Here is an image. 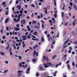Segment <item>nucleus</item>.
Listing matches in <instances>:
<instances>
[{
  "label": "nucleus",
  "instance_id": "f257e3e1",
  "mask_svg": "<svg viewBox=\"0 0 77 77\" xmlns=\"http://www.w3.org/2000/svg\"><path fill=\"white\" fill-rule=\"evenodd\" d=\"M35 54H36V56H38V53H36V51L34 50V53L33 54V56H35Z\"/></svg>",
  "mask_w": 77,
  "mask_h": 77
},
{
  "label": "nucleus",
  "instance_id": "f03ea898",
  "mask_svg": "<svg viewBox=\"0 0 77 77\" xmlns=\"http://www.w3.org/2000/svg\"><path fill=\"white\" fill-rule=\"evenodd\" d=\"M39 68L41 71H45V69H44V68L41 66H39Z\"/></svg>",
  "mask_w": 77,
  "mask_h": 77
},
{
  "label": "nucleus",
  "instance_id": "7ed1b4c3",
  "mask_svg": "<svg viewBox=\"0 0 77 77\" xmlns=\"http://www.w3.org/2000/svg\"><path fill=\"white\" fill-rule=\"evenodd\" d=\"M73 7L75 9L76 11H77V6H76V5H75V4H74L73 5Z\"/></svg>",
  "mask_w": 77,
  "mask_h": 77
},
{
  "label": "nucleus",
  "instance_id": "20e7f679",
  "mask_svg": "<svg viewBox=\"0 0 77 77\" xmlns=\"http://www.w3.org/2000/svg\"><path fill=\"white\" fill-rule=\"evenodd\" d=\"M44 66L45 68H48V66L47 65V64L46 63H44Z\"/></svg>",
  "mask_w": 77,
  "mask_h": 77
},
{
  "label": "nucleus",
  "instance_id": "39448f33",
  "mask_svg": "<svg viewBox=\"0 0 77 77\" xmlns=\"http://www.w3.org/2000/svg\"><path fill=\"white\" fill-rule=\"evenodd\" d=\"M9 21V18H7L5 20V23H7L8 21Z\"/></svg>",
  "mask_w": 77,
  "mask_h": 77
},
{
  "label": "nucleus",
  "instance_id": "423d86ee",
  "mask_svg": "<svg viewBox=\"0 0 77 77\" xmlns=\"http://www.w3.org/2000/svg\"><path fill=\"white\" fill-rule=\"evenodd\" d=\"M15 29L16 31H18V30H20V29L18 28L15 27Z\"/></svg>",
  "mask_w": 77,
  "mask_h": 77
},
{
  "label": "nucleus",
  "instance_id": "0eeeda50",
  "mask_svg": "<svg viewBox=\"0 0 77 77\" xmlns=\"http://www.w3.org/2000/svg\"><path fill=\"white\" fill-rule=\"evenodd\" d=\"M76 23V20H75V19L74 20V22H73V26H75V24Z\"/></svg>",
  "mask_w": 77,
  "mask_h": 77
},
{
  "label": "nucleus",
  "instance_id": "6e6552de",
  "mask_svg": "<svg viewBox=\"0 0 77 77\" xmlns=\"http://www.w3.org/2000/svg\"><path fill=\"white\" fill-rule=\"evenodd\" d=\"M17 8H19V10H21V6L20 5H17Z\"/></svg>",
  "mask_w": 77,
  "mask_h": 77
},
{
  "label": "nucleus",
  "instance_id": "1a4fd4ad",
  "mask_svg": "<svg viewBox=\"0 0 77 77\" xmlns=\"http://www.w3.org/2000/svg\"><path fill=\"white\" fill-rule=\"evenodd\" d=\"M32 40H33V41H38L39 40V39H38V38H36V39H35L34 38H32Z\"/></svg>",
  "mask_w": 77,
  "mask_h": 77
},
{
  "label": "nucleus",
  "instance_id": "9d476101",
  "mask_svg": "<svg viewBox=\"0 0 77 77\" xmlns=\"http://www.w3.org/2000/svg\"><path fill=\"white\" fill-rule=\"evenodd\" d=\"M8 46L6 48V50H7L9 49V43H8Z\"/></svg>",
  "mask_w": 77,
  "mask_h": 77
},
{
  "label": "nucleus",
  "instance_id": "9b49d317",
  "mask_svg": "<svg viewBox=\"0 0 77 77\" xmlns=\"http://www.w3.org/2000/svg\"><path fill=\"white\" fill-rule=\"evenodd\" d=\"M36 59H33L32 60V61L33 62H36Z\"/></svg>",
  "mask_w": 77,
  "mask_h": 77
},
{
  "label": "nucleus",
  "instance_id": "f8f14e48",
  "mask_svg": "<svg viewBox=\"0 0 77 77\" xmlns=\"http://www.w3.org/2000/svg\"><path fill=\"white\" fill-rule=\"evenodd\" d=\"M47 8L48 9H50V6L48 5L47 6Z\"/></svg>",
  "mask_w": 77,
  "mask_h": 77
},
{
  "label": "nucleus",
  "instance_id": "ddd939ff",
  "mask_svg": "<svg viewBox=\"0 0 77 77\" xmlns=\"http://www.w3.org/2000/svg\"><path fill=\"white\" fill-rule=\"evenodd\" d=\"M72 65L73 66H75V62L74 61L72 63Z\"/></svg>",
  "mask_w": 77,
  "mask_h": 77
},
{
  "label": "nucleus",
  "instance_id": "4468645a",
  "mask_svg": "<svg viewBox=\"0 0 77 77\" xmlns=\"http://www.w3.org/2000/svg\"><path fill=\"white\" fill-rule=\"evenodd\" d=\"M42 42H44V38H43V37H42Z\"/></svg>",
  "mask_w": 77,
  "mask_h": 77
},
{
  "label": "nucleus",
  "instance_id": "2eb2a0df",
  "mask_svg": "<svg viewBox=\"0 0 77 77\" xmlns=\"http://www.w3.org/2000/svg\"><path fill=\"white\" fill-rule=\"evenodd\" d=\"M47 63L48 65H50V66L51 65V63L50 62L48 63V62H47Z\"/></svg>",
  "mask_w": 77,
  "mask_h": 77
},
{
  "label": "nucleus",
  "instance_id": "dca6fc26",
  "mask_svg": "<svg viewBox=\"0 0 77 77\" xmlns=\"http://www.w3.org/2000/svg\"><path fill=\"white\" fill-rule=\"evenodd\" d=\"M44 8L45 9H46L45 11V13H46V14H47V8Z\"/></svg>",
  "mask_w": 77,
  "mask_h": 77
},
{
  "label": "nucleus",
  "instance_id": "f3484780",
  "mask_svg": "<svg viewBox=\"0 0 77 77\" xmlns=\"http://www.w3.org/2000/svg\"><path fill=\"white\" fill-rule=\"evenodd\" d=\"M23 24H25V23H26V20L23 19Z\"/></svg>",
  "mask_w": 77,
  "mask_h": 77
},
{
  "label": "nucleus",
  "instance_id": "a211bd4d",
  "mask_svg": "<svg viewBox=\"0 0 77 77\" xmlns=\"http://www.w3.org/2000/svg\"><path fill=\"white\" fill-rule=\"evenodd\" d=\"M37 22L35 21H32V23L33 24H35V23H37Z\"/></svg>",
  "mask_w": 77,
  "mask_h": 77
},
{
  "label": "nucleus",
  "instance_id": "6ab92c4d",
  "mask_svg": "<svg viewBox=\"0 0 77 77\" xmlns=\"http://www.w3.org/2000/svg\"><path fill=\"white\" fill-rule=\"evenodd\" d=\"M19 59L21 60V57L20 56H19L18 57Z\"/></svg>",
  "mask_w": 77,
  "mask_h": 77
},
{
  "label": "nucleus",
  "instance_id": "aec40b11",
  "mask_svg": "<svg viewBox=\"0 0 77 77\" xmlns=\"http://www.w3.org/2000/svg\"><path fill=\"white\" fill-rule=\"evenodd\" d=\"M1 54L3 56L5 55V53H3L2 52H1Z\"/></svg>",
  "mask_w": 77,
  "mask_h": 77
},
{
  "label": "nucleus",
  "instance_id": "412c9836",
  "mask_svg": "<svg viewBox=\"0 0 77 77\" xmlns=\"http://www.w3.org/2000/svg\"><path fill=\"white\" fill-rule=\"evenodd\" d=\"M22 74H21V73H20L18 74V76L19 77H20V75H22Z\"/></svg>",
  "mask_w": 77,
  "mask_h": 77
},
{
  "label": "nucleus",
  "instance_id": "4be33fe9",
  "mask_svg": "<svg viewBox=\"0 0 77 77\" xmlns=\"http://www.w3.org/2000/svg\"><path fill=\"white\" fill-rule=\"evenodd\" d=\"M8 70H6L4 71V73H6V72H8Z\"/></svg>",
  "mask_w": 77,
  "mask_h": 77
},
{
  "label": "nucleus",
  "instance_id": "5701e85b",
  "mask_svg": "<svg viewBox=\"0 0 77 77\" xmlns=\"http://www.w3.org/2000/svg\"><path fill=\"white\" fill-rule=\"evenodd\" d=\"M67 66L68 68V69H70V68H69V64H67Z\"/></svg>",
  "mask_w": 77,
  "mask_h": 77
},
{
  "label": "nucleus",
  "instance_id": "b1692460",
  "mask_svg": "<svg viewBox=\"0 0 77 77\" xmlns=\"http://www.w3.org/2000/svg\"><path fill=\"white\" fill-rule=\"evenodd\" d=\"M42 29L44 28V24H43V23H42Z\"/></svg>",
  "mask_w": 77,
  "mask_h": 77
},
{
  "label": "nucleus",
  "instance_id": "393cba45",
  "mask_svg": "<svg viewBox=\"0 0 77 77\" xmlns=\"http://www.w3.org/2000/svg\"><path fill=\"white\" fill-rule=\"evenodd\" d=\"M31 6L32 7H33V8H35V5H33V4H32L31 5Z\"/></svg>",
  "mask_w": 77,
  "mask_h": 77
},
{
  "label": "nucleus",
  "instance_id": "a878e982",
  "mask_svg": "<svg viewBox=\"0 0 77 77\" xmlns=\"http://www.w3.org/2000/svg\"><path fill=\"white\" fill-rule=\"evenodd\" d=\"M45 60L46 61H49V60H48V57H47L45 58Z\"/></svg>",
  "mask_w": 77,
  "mask_h": 77
},
{
  "label": "nucleus",
  "instance_id": "bb28decb",
  "mask_svg": "<svg viewBox=\"0 0 77 77\" xmlns=\"http://www.w3.org/2000/svg\"><path fill=\"white\" fill-rule=\"evenodd\" d=\"M43 17V14H41L40 15V17L41 18H42Z\"/></svg>",
  "mask_w": 77,
  "mask_h": 77
},
{
  "label": "nucleus",
  "instance_id": "cd10ccee",
  "mask_svg": "<svg viewBox=\"0 0 77 77\" xmlns=\"http://www.w3.org/2000/svg\"><path fill=\"white\" fill-rule=\"evenodd\" d=\"M22 66V64L21 63H19V67H21Z\"/></svg>",
  "mask_w": 77,
  "mask_h": 77
},
{
  "label": "nucleus",
  "instance_id": "c85d7f7f",
  "mask_svg": "<svg viewBox=\"0 0 77 77\" xmlns=\"http://www.w3.org/2000/svg\"><path fill=\"white\" fill-rule=\"evenodd\" d=\"M36 47H38L37 45H35V46H34L33 47V48H34V49H35V48H36Z\"/></svg>",
  "mask_w": 77,
  "mask_h": 77
},
{
  "label": "nucleus",
  "instance_id": "c756f323",
  "mask_svg": "<svg viewBox=\"0 0 77 77\" xmlns=\"http://www.w3.org/2000/svg\"><path fill=\"white\" fill-rule=\"evenodd\" d=\"M36 76L37 77H38V76H39V73L38 72L36 73Z\"/></svg>",
  "mask_w": 77,
  "mask_h": 77
},
{
  "label": "nucleus",
  "instance_id": "7c9ffc66",
  "mask_svg": "<svg viewBox=\"0 0 77 77\" xmlns=\"http://www.w3.org/2000/svg\"><path fill=\"white\" fill-rule=\"evenodd\" d=\"M6 3L5 2H4L2 4V5H5L6 4Z\"/></svg>",
  "mask_w": 77,
  "mask_h": 77
},
{
  "label": "nucleus",
  "instance_id": "2f4dec72",
  "mask_svg": "<svg viewBox=\"0 0 77 77\" xmlns=\"http://www.w3.org/2000/svg\"><path fill=\"white\" fill-rule=\"evenodd\" d=\"M8 10H7V12L5 13V15H8Z\"/></svg>",
  "mask_w": 77,
  "mask_h": 77
},
{
  "label": "nucleus",
  "instance_id": "473e14b6",
  "mask_svg": "<svg viewBox=\"0 0 77 77\" xmlns=\"http://www.w3.org/2000/svg\"><path fill=\"white\" fill-rule=\"evenodd\" d=\"M44 34H45V35H47V31H45L44 32Z\"/></svg>",
  "mask_w": 77,
  "mask_h": 77
},
{
  "label": "nucleus",
  "instance_id": "72a5a7b5",
  "mask_svg": "<svg viewBox=\"0 0 77 77\" xmlns=\"http://www.w3.org/2000/svg\"><path fill=\"white\" fill-rule=\"evenodd\" d=\"M1 32L2 34H3V29H1Z\"/></svg>",
  "mask_w": 77,
  "mask_h": 77
},
{
  "label": "nucleus",
  "instance_id": "f704fd0d",
  "mask_svg": "<svg viewBox=\"0 0 77 77\" xmlns=\"http://www.w3.org/2000/svg\"><path fill=\"white\" fill-rule=\"evenodd\" d=\"M20 26V25L19 24H17L16 25V26L17 27H19Z\"/></svg>",
  "mask_w": 77,
  "mask_h": 77
},
{
  "label": "nucleus",
  "instance_id": "c9c22d12",
  "mask_svg": "<svg viewBox=\"0 0 77 77\" xmlns=\"http://www.w3.org/2000/svg\"><path fill=\"white\" fill-rule=\"evenodd\" d=\"M50 34H48V35H47V37H48V39H49L50 38Z\"/></svg>",
  "mask_w": 77,
  "mask_h": 77
},
{
  "label": "nucleus",
  "instance_id": "e433bc0d",
  "mask_svg": "<svg viewBox=\"0 0 77 77\" xmlns=\"http://www.w3.org/2000/svg\"><path fill=\"white\" fill-rule=\"evenodd\" d=\"M64 14V13H62V18L63 17V14Z\"/></svg>",
  "mask_w": 77,
  "mask_h": 77
},
{
  "label": "nucleus",
  "instance_id": "4c0bfd02",
  "mask_svg": "<svg viewBox=\"0 0 77 77\" xmlns=\"http://www.w3.org/2000/svg\"><path fill=\"white\" fill-rule=\"evenodd\" d=\"M34 35H36L37 34V32H35L34 33Z\"/></svg>",
  "mask_w": 77,
  "mask_h": 77
},
{
  "label": "nucleus",
  "instance_id": "58836bf2",
  "mask_svg": "<svg viewBox=\"0 0 77 77\" xmlns=\"http://www.w3.org/2000/svg\"><path fill=\"white\" fill-rule=\"evenodd\" d=\"M26 47V45L25 44H23V48H24Z\"/></svg>",
  "mask_w": 77,
  "mask_h": 77
},
{
  "label": "nucleus",
  "instance_id": "ea45409f",
  "mask_svg": "<svg viewBox=\"0 0 77 77\" xmlns=\"http://www.w3.org/2000/svg\"><path fill=\"white\" fill-rule=\"evenodd\" d=\"M74 44H77V41H76L74 42Z\"/></svg>",
  "mask_w": 77,
  "mask_h": 77
},
{
  "label": "nucleus",
  "instance_id": "a19ab883",
  "mask_svg": "<svg viewBox=\"0 0 77 77\" xmlns=\"http://www.w3.org/2000/svg\"><path fill=\"white\" fill-rule=\"evenodd\" d=\"M70 5L71 6H72V2H70Z\"/></svg>",
  "mask_w": 77,
  "mask_h": 77
},
{
  "label": "nucleus",
  "instance_id": "79ce46f5",
  "mask_svg": "<svg viewBox=\"0 0 77 77\" xmlns=\"http://www.w3.org/2000/svg\"><path fill=\"white\" fill-rule=\"evenodd\" d=\"M20 72H23V71H18V73H20Z\"/></svg>",
  "mask_w": 77,
  "mask_h": 77
},
{
  "label": "nucleus",
  "instance_id": "37998d69",
  "mask_svg": "<svg viewBox=\"0 0 77 77\" xmlns=\"http://www.w3.org/2000/svg\"><path fill=\"white\" fill-rule=\"evenodd\" d=\"M11 50H12V48H10L9 50V51H10V52H11Z\"/></svg>",
  "mask_w": 77,
  "mask_h": 77
},
{
  "label": "nucleus",
  "instance_id": "c03bdc74",
  "mask_svg": "<svg viewBox=\"0 0 77 77\" xmlns=\"http://www.w3.org/2000/svg\"><path fill=\"white\" fill-rule=\"evenodd\" d=\"M6 29L7 30V31H9V28L8 27H7L6 28Z\"/></svg>",
  "mask_w": 77,
  "mask_h": 77
},
{
  "label": "nucleus",
  "instance_id": "a18cd8bd",
  "mask_svg": "<svg viewBox=\"0 0 77 77\" xmlns=\"http://www.w3.org/2000/svg\"><path fill=\"white\" fill-rule=\"evenodd\" d=\"M20 21V19H17V20H16V22H19Z\"/></svg>",
  "mask_w": 77,
  "mask_h": 77
},
{
  "label": "nucleus",
  "instance_id": "49530a36",
  "mask_svg": "<svg viewBox=\"0 0 77 77\" xmlns=\"http://www.w3.org/2000/svg\"><path fill=\"white\" fill-rule=\"evenodd\" d=\"M14 57H18V55H17V54H15L14 55Z\"/></svg>",
  "mask_w": 77,
  "mask_h": 77
},
{
  "label": "nucleus",
  "instance_id": "de8ad7c7",
  "mask_svg": "<svg viewBox=\"0 0 77 77\" xmlns=\"http://www.w3.org/2000/svg\"><path fill=\"white\" fill-rule=\"evenodd\" d=\"M3 39H5V38H6V37L5 36L3 35Z\"/></svg>",
  "mask_w": 77,
  "mask_h": 77
},
{
  "label": "nucleus",
  "instance_id": "09e8293b",
  "mask_svg": "<svg viewBox=\"0 0 77 77\" xmlns=\"http://www.w3.org/2000/svg\"><path fill=\"white\" fill-rule=\"evenodd\" d=\"M22 14H20L18 16H19V17H20V16H21L22 17H23V16H22Z\"/></svg>",
  "mask_w": 77,
  "mask_h": 77
},
{
  "label": "nucleus",
  "instance_id": "8fccbe9b",
  "mask_svg": "<svg viewBox=\"0 0 77 77\" xmlns=\"http://www.w3.org/2000/svg\"><path fill=\"white\" fill-rule=\"evenodd\" d=\"M70 61L69 60H68L66 62V63L68 64L69 62Z\"/></svg>",
  "mask_w": 77,
  "mask_h": 77
},
{
  "label": "nucleus",
  "instance_id": "3c124183",
  "mask_svg": "<svg viewBox=\"0 0 77 77\" xmlns=\"http://www.w3.org/2000/svg\"><path fill=\"white\" fill-rule=\"evenodd\" d=\"M14 9H15V7H13L12 9V10L13 11H14Z\"/></svg>",
  "mask_w": 77,
  "mask_h": 77
},
{
  "label": "nucleus",
  "instance_id": "603ef678",
  "mask_svg": "<svg viewBox=\"0 0 77 77\" xmlns=\"http://www.w3.org/2000/svg\"><path fill=\"white\" fill-rule=\"evenodd\" d=\"M13 45L15 50H16V47H15V46L14 45Z\"/></svg>",
  "mask_w": 77,
  "mask_h": 77
},
{
  "label": "nucleus",
  "instance_id": "864d4df0",
  "mask_svg": "<svg viewBox=\"0 0 77 77\" xmlns=\"http://www.w3.org/2000/svg\"><path fill=\"white\" fill-rule=\"evenodd\" d=\"M18 3V1L17 0L16 2V5H17Z\"/></svg>",
  "mask_w": 77,
  "mask_h": 77
},
{
  "label": "nucleus",
  "instance_id": "5fc2aeb1",
  "mask_svg": "<svg viewBox=\"0 0 77 77\" xmlns=\"http://www.w3.org/2000/svg\"><path fill=\"white\" fill-rule=\"evenodd\" d=\"M27 65L26 64L25 65V66H24V68H25L27 67Z\"/></svg>",
  "mask_w": 77,
  "mask_h": 77
},
{
  "label": "nucleus",
  "instance_id": "6e6d98bb",
  "mask_svg": "<svg viewBox=\"0 0 77 77\" xmlns=\"http://www.w3.org/2000/svg\"><path fill=\"white\" fill-rule=\"evenodd\" d=\"M30 27H29V26H27V29H29Z\"/></svg>",
  "mask_w": 77,
  "mask_h": 77
},
{
  "label": "nucleus",
  "instance_id": "4d7b16f0",
  "mask_svg": "<svg viewBox=\"0 0 77 77\" xmlns=\"http://www.w3.org/2000/svg\"><path fill=\"white\" fill-rule=\"evenodd\" d=\"M10 54L11 55V56H12V52L11 51L10 52Z\"/></svg>",
  "mask_w": 77,
  "mask_h": 77
},
{
  "label": "nucleus",
  "instance_id": "13d9d810",
  "mask_svg": "<svg viewBox=\"0 0 77 77\" xmlns=\"http://www.w3.org/2000/svg\"><path fill=\"white\" fill-rule=\"evenodd\" d=\"M5 63H7V64H8V61H5Z\"/></svg>",
  "mask_w": 77,
  "mask_h": 77
},
{
  "label": "nucleus",
  "instance_id": "bf43d9fd",
  "mask_svg": "<svg viewBox=\"0 0 77 77\" xmlns=\"http://www.w3.org/2000/svg\"><path fill=\"white\" fill-rule=\"evenodd\" d=\"M55 57H56V55H54L52 59H54L55 58Z\"/></svg>",
  "mask_w": 77,
  "mask_h": 77
},
{
  "label": "nucleus",
  "instance_id": "052dcab7",
  "mask_svg": "<svg viewBox=\"0 0 77 77\" xmlns=\"http://www.w3.org/2000/svg\"><path fill=\"white\" fill-rule=\"evenodd\" d=\"M24 12L25 13V14H27V11L25 10L24 11Z\"/></svg>",
  "mask_w": 77,
  "mask_h": 77
},
{
  "label": "nucleus",
  "instance_id": "680f3d73",
  "mask_svg": "<svg viewBox=\"0 0 77 77\" xmlns=\"http://www.w3.org/2000/svg\"><path fill=\"white\" fill-rule=\"evenodd\" d=\"M68 40H67L66 42H65V44H66L68 42Z\"/></svg>",
  "mask_w": 77,
  "mask_h": 77
},
{
  "label": "nucleus",
  "instance_id": "e2e57ef3",
  "mask_svg": "<svg viewBox=\"0 0 77 77\" xmlns=\"http://www.w3.org/2000/svg\"><path fill=\"white\" fill-rule=\"evenodd\" d=\"M27 38H30V35H28L27 36Z\"/></svg>",
  "mask_w": 77,
  "mask_h": 77
},
{
  "label": "nucleus",
  "instance_id": "0e129e2a",
  "mask_svg": "<svg viewBox=\"0 0 77 77\" xmlns=\"http://www.w3.org/2000/svg\"><path fill=\"white\" fill-rule=\"evenodd\" d=\"M65 5H64L63 6V7L62 8V9L63 10V9H65Z\"/></svg>",
  "mask_w": 77,
  "mask_h": 77
},
{
  "label": "nucleus",
  "instance_id": "69168bd1",
  "mask_svg": "<svg viewBox=\"0 0 77 77\" xmlns=\"http://www.w3.org/2000/svg\"><path fill=\"white\" fill-rule=\"evenodd\" d=\"M30 69L29 68V67H28V69H27V70L28 71H30Z\"/></svg>",
  "mask_w": 77,
  "mask_h": 77
},
{
  "label": "nucleus",
  "instance_id": "338daca9",
  "mask_svg": "<svg viewBox=\"0 0 77 77\" xmlns=\"http://www.w3.org/2000/svg\"><path fill=\"white\" fill-rule=\"evenodd\" d=\"M69 49H70V50H72V47H69Z\"/></svg>",
  "mask_w": 77,
  "mask_h": 77
},
{
  "label": "nucleus",
  "instance_id": "774afa93",
  "mask_svg": "<svg viewBox=\"0 0 77 77\" xmlns=\"http://www.w3.org/2000/svg\"><path fill=\"white\" fill-rule=\"evenodd\" d=\"M74 2L76 3H77V0H75Z\"/></svg>",
  "mask_w": 77,
  "mask_h": 77
}]
</instances>
